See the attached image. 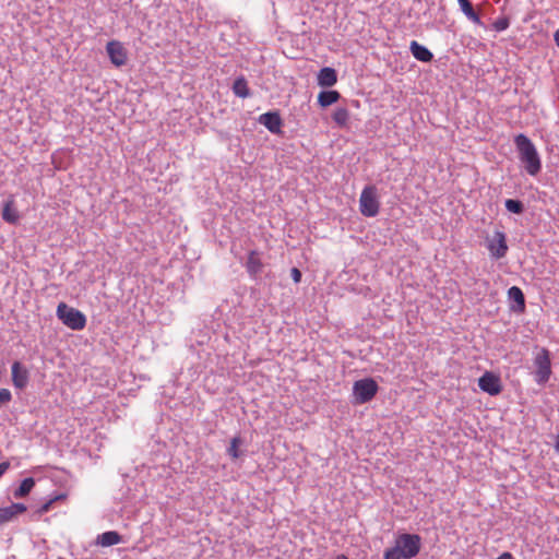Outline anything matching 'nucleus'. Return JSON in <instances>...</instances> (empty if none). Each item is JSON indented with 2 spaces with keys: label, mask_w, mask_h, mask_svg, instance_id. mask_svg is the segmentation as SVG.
<instances>
[{
  "label": "nucleus",
  "mask_w": 559,
  "mask_h": 559,
  "mask_svg": "<svg viewBox=\"0 0 559 559\" xmlns=\"http://www.w3.org/2000/svg\"><path fill=\"white\" fill-rule=\"evenodd\" d=\"M421 548V537L417 534H400L394 545L384 551L383 559H412Z\"/></svg>",
  "instance_id": "f257e3e1"
},
{
  "label": "nucleus",
  "mask_w": 559,
  "mask_h": 559,
  "mask_svg": "<svg viewBox=\"0 0 559 559\" xmlns=\"http://www.w3.org/2000/svg\"><path fill=\"white\" fill-rule=\"evenodd\" d=\"M514 143L526 173L531 176H536L542 169V162L535 145L522 133L514 138Z\"/></svg>",
  "instance_id": "f03ea898"
},
{
  "label": "nucleus",
  "mask_w": 559,
  "mask_h": 559,
  "mask_svg": "<svg viewBox=\"0 0 559 559\" xmlns=\"http://www.w3.org/2000/svg\"><path fill=\"white\" fill-rule=\"evenodd\" d=\"M57 317L64 325L74 331H81L86 325V318L80 310L69 307L64 302H60L57 307Z\"/></svg>",
  "instance_id": "7ed1b4c3"
},
{
  "label": "nucleus",
  "mask_w": 559,
  "mask_h": 559,
  "mask_svg": "<svg viewBox=\"0 0 559 559\" xmlns=\"http://www.w3.org/2000/svg\"><path fill=\"white\" fill-rule=\"evenodd\" d=\"M380 210L377 188L367 186L362 189L359 198V211L366 217H374Z\"/></svg>",
  "instance_id": "20e7f679"
},
{
  "label": "nucleus",
  "mask_w": 559,
  "mask_h": 559,
  "mask_svg": "<svg viewBox=\"0 0 559 559\" xmlns=\"http://www.w3.org/2000/svg\"><path fill=\"white\" fill-rule=\"evenodd\" d=\"M378 389L377 382L371 378L356 381L353 385L354 403L365 404L371 401L376 396Z\"/></svg>",
  "instance_id": "39448f33"
},
{
  "label": "nucleus",
  "mask_w": 559,
  "mask_h": 559,
  "mask_svg": "<svg viewBox=\"0 0 559 559\" xmlns=\"http://www.w3.org/2000/svg\"><path fill=\"white\" fill-rule=\"evenodd\" d=\"M536 367L535 380L539 384L546 383L551 376V361L549 350L542 348L534 359Z\"/></svg>",
  "instance_id": "423d86ee"
},
{
  "label": "nucleus",
  "mask_w": 559,
  "mask_h": 559,
  "mask_svg": "<svg viewBox=\"0 0 559 559\" xmlns=\"http://www.w3.org/2000/svg\"><path fill=\"white\" fill-rule=\"evenodd\" d=\"M487 249L493 259L504 258L508 252L506 234L501 230L495 231L491 238H487Z\"/></svg>",
  "instance_id": "0eeeda50"
},
{
  "label": "nucleus",
  "mask_w": 559,
  "mask_h": 559,
  "mask_svg": "<svg viewBox=\"0 0 559 559\" xmlns=\"http://www.w3.org/2000/svg\"><path fill=\"white\" fill-rule=\"evenodd\" d=\"M478 386L481 391L492 396L500 394L502 391L500 377L491 371H486L478 379Z\"/></svg>",
  "instance_id": "6e6552de"
},
{
  "label": "nucleus",
  "mask_w": 559,
  "mask_h": 559,
  "mask_svg": "<svg viewBox=\"0 0 559 559\" xmlns=\"http://www.w3.org/2000/svg\"><path fill=\"white\" fill-rule=\"evenodd\" d=\"M107 55L111 63L116 67H122L128 61V51L119 40H110L106 45Z\"/></svg>",
  "instance_id": "1a4fd4ad"
},
{
  "label": "nucleus",
  "mask_w": 559,
  "mask_h": 559,
  "mask_svg": "<svg viewBox=\"0 0 559 559\" xmlns=\"http://www.w3.org/2000/svg\"><path fill=\"white\" fill-rule=\"evenodd\" d=\"M11 376H12V382L13 385L19 389L23 390L26 388L29 379L28 370L22 366L21 362L15 361L12 364L11 367Z\"/></svg>",
  "instance_id": "9d476101"
},
{
  "label": "nucleus",
  "mask_w": 559,
  "mask_h": 559,
  "mask_svg": "<svg viewBox=\"0 0 559 559\" xmlns=\"http://www.w3.org/2000/svg\"><path fill=\"white\" fill-rule=\"evenodd\" d=\"M259 122L263 124L270 132L274 134L281 133L283 122L277 111L262 114L259 117Z\"/></svg>",
  "instance_id": "9b49d317"
},
{
  "label": "nucleus",
  "mask_w": 559,
  "mask_h": 559,
  "mask_svg": "<svg viewBox=\"0 0 559 559\" xmlns=\"http://www.w3.org/2000/svg\"><path fill=\"white\" fill-rule=\"evenodd\" d=\"M1 215L4 222L9 224H17L20 214L15 206V200L13 195H10L3 203Z\"/></svg>",
  "instance_id": "f8f14e48"
},
{
  "label": "nucleus",
  "mask_w": 559,
  "mask_h": 559,
  "mask_svg": "<svg viewBox=\"0 0 559 559\" xmlns=\"http://www.w3.org/2000/svg\"><path fill=\"white\" fill-rule=\"evenodd\" d=\"M27 510L23 503H12L9 507L0 508V524H4L16 515L24 513Z\"/></svg>",
  "instance_id": "ddd939ff"
},
{
  "label": "nucleus",
  "mask_w": 559,
  "mask_h": 559,
  "mask_svg": "<svg viewBox=\"0 0 559 559\" xmlns=\"http://www.w3.org/2000/svg\"><path fill=\"white\" fill-rule=\"evenodd\" d=\"M318 84L322 87H331L337 82V74L333 68L325 67L318 73Z\"/></svg>",
  "instance_id": "4468645a"
},
{
  "label": "nucleus",
  "mask_w": 559,
  "mask_h": 559,
  "mask_svg": "<svg viewBox=\"0 0 559 559\" xmlns=\"http://www.w3.org/2000/svg\"><path fill=\"white\" fill-rule=\"evenodd\" d=\"M262 266H263V264H262V261H261V258H260V254L258 253V251H255V250L250 251L248 254L247 263H246L248 273L252 276H255L257 274H259L261 272Z\"/></svg>",
  "instance_id": "2eb2a0df"
},
{
  "label": "nucleus",
  "mask_w": 559,
  "mask_h": 559,
  "mask_svg": "<svg viewBox=\"0 0 559 559\" xmlns=\"http://www.w3.org/2000/svg\"><path fill=\"white\" fill-rule=\"evenodd\" d=\"M409 48H411L413 56L419 61L429 62L433 58L432 52L429 49H427L425 46L418 44L416 40H413L411 43Z\"/></svg>",
  "instance_id": "dca6fc26"
},
{
  "label": "nucleus",
  "mask_w": 559,
  "mask_h": 559,
  "mask_svg": "<svg viewBox=\"0 0 559 559\" xmlns=\"http://www.w3.org/2000/svg\"><path fill=\"white\" fill-rule=\"evenodd\" d=\"M341 98V94L337 91H322L318 95V103L321 107L325 108L333 105Z\"/></svg>",
  "instance_id": "f3484780"
},
{
  "label": "nucleus",
  "mask_w": 559,
  "mask_h": 559,
  "mask_svg": "<svg viewBox=\"0 0 559 559\" xmlns=\"http://www.w3.org/2000/svg\"><path fill=\"white\" fill-rule=\"evenodd\" d=\"M233 92L240 98H247L250 96V90L248 87L247 80L243 76H239L233 84Z\"/></svg>",
  "instance_id": "a211bd4d"
},
{
  "label": "nucleus",
  "mask_w": 559,
  "mask_h": 559,
  "mask_svg": "<svg viewBox=\"0 0 559 559\" xmlns=\"http://www.w3.org/2000/svg\"><path fill=\"white\" fill-rule=\"evenodd\" d=\"M121 542V536L115 531H108L98 536V544L103 547L117 545Z\"/></svg>",
  "instance_id": "6ab92c4d"
},
{
  "label": "nucleus",
  "mask_w": 559,
  "mask_h": 559,
  "mask_svg": "<svg viewBox=\"0 0 559 559\" xmlns=\"http://www.w3.org/2000/svg\"><path fill=\"white\" fill-rule=\"evenodd\" d=\"M34 486H35L34 478L27 477V478L22 480L21 485L14 491L13 495H14V497L16 499L24 498V497H26L31 492V490L34 488Z\"/></svg>",
  "instance_id": "aec40b11"
},
{
  "label": "nucleus",
  "mask_w": 559,
  "mask_h": 559,
  "mask_svg": "<svg viewBox=\"0 0 559 559\" xmlns=\"http://www.w3.org/2000/svg\"><path fill=\"white\" fill-rule=\"evenodd\" d=\"M463 13L474 23L480 24L479 15L475 12L472 3L468 0H457Z\"/></svg>",
  "instance_id": "412c9836"
},
{
  "label": "nucleus",
  "mask_w": 559,
  "mask_h": 559,
  "mask_svg": "<svg viewBox=\"0 0 559 559\" xmlns=\"http://www.w3.org/2000/svg\"><path fill=\"white\" fill-rule=\"evenodd\" d=\"M332 118L338 127H346L349 120V112L346 108H336Z\"/></svg>",
  "instance_id": "4be33fe9"
},
{
  "label": "nucleus",
  "mask_w": 559,
  "mask_h": 559,
  "mask_svg": "<svg viewBox=\"0 0 559 559\" xmlns=\"http://www.w3.org/2000/svg\"><path fill=\"white\" fill-rule=\"evenodd\" d=\"M508 296H509V298L511 300L516 302L522 310L524 309V307H525V298H524V294L521 290V288H519L518 286H512L508 290Z\"/></svg>",
  "instance_id": "5701e85b"
},
{
  "label": "nucleus",
  "mask_w": 559,
  "mask_h": 559,
  "mask_svg": "<svg viewBox=\"0 0 559 559\" xmlns=\"http://www.w3.org/2000/svg\"><path fill=\"white\" fill-rule=\"evenodd\" d=\"M504 204L511 213L521 214L524 211L523 203L519 200L508 199Z\"/></svg>",
  "instance_id": "b1692460"
},
{
  "label": "nucleus",
  "mask_w": 559,
  "mask_h": 559,
  "mask_svg": "<svg viewBox=\"0 0 559 559\" xmlns=\"http://www.w3.org/2000/svg\"><path fill=\"white\" fill-rule=\"evenodd\" d=\"M67 496L64 493H60L51 499H49L47 502H45L39 509H38V513L41 515V514H45L47 513L48 511H50L52 504L58 501V500H63L66 499Z\"/></svg>",
  "instance_id": "393cba45"
},
{
  "label": "nucleus",
  "mask_w": 559,
  "mask_h": 559,
  "mask_svg": "<svg viewBox=\"0 0 559 559\" xmlns=\"http://www.w3.org/2000/svg\"><path fill=\"white\" fill-rule=\"evenodd\" d=\"M241 443V439L239 437H234L230 441V445L228 448V454L233 459H238L240 456V452L238 450L239 444Z\"/></svg>",
  "instance_id": "a878e982"
},
{
  "label": "nucleus",
  "mask_w": 559,
  "mask_h": 559,
  "mask_svg": "<svg viewBox=\"0 0 559 559\" xmlns=\"http://www.w3.org/2000/svg\"><path fill=\"white\" fill-rule=\"evenodd\" d=\"M509 25H510V21L508 17H504V16L497 19L492 24L493 28L497 32H502V31L507 29L509 27Z\"/></svg>",
  "instance_id": "bb28decb"
},
{
  "label": "nucleus",
  "mask_w": 559,
  "mask_h": 559,
  "mask_svg": "<svg viewBox=\"0 0 559 559\" xmlns=\"http://www.w3.org/2000/svg\"><path fill=\"white\" fill-rule=\"evenodd\" d=\"M12 399L11 392L8 389H0V404H5Z\"/></svg>",
  "instance_id": "cd10ccee"
},
{
  "label": "nucleus",
  "mask_w": 559,
  "mask_h": 559,
  "mask_svg": "<svg viewBox=\"0 0 559 559\" xmlns=\"http://www.w3.org/2000/svg\"><path fill=\"white\" fill-rule=\"evenodd\" d=\"M290 275L295 283H299L301 281V272L297 267L292 269Z\"/></svg>",
  "instance_id": "c85d7f7f"
},
{
  "label": "nucleus",
  "mask_w": 559,
  "mask_h": 559,
  "mask_svg": "<svg viewBox=\"0 0 559 559\" xmlns=\"http://www.w3.org/2000/svg\"><path fill=\"white\" fill-rule=\"evenodd\" d=\"M10 464L8 462L0 463V477L8 471Z\"/></svg>",
  "instance_id": "c756f323"
},
{
  "label": "nucleus",
  "mask_w": 559,
  "mask_h": 559,
  "mask_svg": "<svg viewBox=\"0 0 559 559\" xmlns=\"http://www.w3.org/2000/svg\"><path fill=\"white\" fill-rule=\"evenodd\" d=\"M497 559H513V556L510 552H503Z\"/></svg>",
  "instance_id": "7c9ffc66"
},
{
  "label": "nucleus",
  "mask_w": 559,
  "mask_h": 559,
  "mask_svg": "<svg viewBox=\"0 0 559 559\" xmlns=\"http://www.w3.org/2000/svg\"><path fill=\"white\" fill-rule=\"evenodd\" d=\"M554 41L556 46L559 48V28L554 33Z\"/></svg>",
  "instance_id": "2f4dec72"
},
{
  "label": "nucleus",
  "mask_w": 559,
  "mask_h": 559,
  "mask_svg": "<svg viewBox=\"0 0 559 559\" xmlns=\"http://www.w3.org/2000/svg\"><path fill=\"white\" fill-rule=\"evenodd\" d=\"M555 449L559 453V433L557 435V438H556Z\"/></svg>",
  "instance_id": "473e14b6"
},
{
  "label": "nucleus",
  "mask_w": 559,
  "mask_h": 559,
  "mask_svg": "<svg viewBox=\"0 0 559 559\" xmlns=\"http://www.w3.org/2000/svg\"><path fill=\"white\" fill-rule=\"evenodd\" d=\"M335 559H348L345 555H338Z\"/></svg>",
  "instance_id": "72a5a7b5"
}]
</instances>
